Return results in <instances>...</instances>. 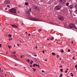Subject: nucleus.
I'll return each mask as SVG.
<instances>
[{"label":"nucleus","instance_id":"obj_1","mask_svg":"<svg viewBox=\"0 0 77 77\" xmlns=\"http://www.w3.org/2000/svg\"><path fill=\"white\" fill-rule=\"evenodd\" d=\"M69 26L70 28H73L75 29H77V27L73 23H70L69 25Z\"/></svg>","mask_w":77,"mask_h":77},{"label":"nucleus","instance_id":"obj_2","mask_svg":"<svg viewBox=\"0 0 77 77\" xmlns=\"http://www.w3.org/2000/svg\"><path fill=\"white\" fill-rule=\"evenodd\" d=\"M10 12L13 14H15L17 12V10L16 9L14 8H12L10 10Z\"/></svg>","mask_w":77,"mask_h":77},{"label":"nucleus","instance_id":"obj_3","mask_svg":"<svg viewBox=\"0 0 77 77\" xmlns=\"http://www.w3.org/2000/svg\"><path fill=\"white\" fill-rule=\"evenodd\" d=\"M58 18L60 20H65V18L63 16H58Z\"/></svg>","mask_w":77,"mask_h":77},{"label":"nucleus","instance_id":"obj_4","mask_svg":"<svg viewBox=\"0 0 77 77\" xmlns=\"http://www.w3.org/2000/svg\"><path fill=\"white\" fill-rule=\"evenodd\" d=\"M55 9L57 10H60L61 9V6L59 5H57L55 7Z\"/></svg>","mask_w":77,"mask_h":77},{"label":"nucleus","instance_id":"obj_5","mask_svg":"<svg viewBox=\"0 0 77 77\" xmlns=\"http://www.w3.org/2000/svg\"><path fill=\"white\" fill-rule=\"evenodd\" d=\"M31 20L32 21H41V20L37 18H32Z\"/></svg>","mask_w":77,"mask_h":77},{"label":"nucleus","instance_id":"obj_6","mask_svg":"<svg viewBox=\"0 0 77 77\" xmlns=\"http://www.w3.org/2000/svg\"><path fill=\"white\" fill-rule=\"evenodd\" d=\"M5 3L6 5H9L11 3V1L9 0H5Z\"/></svg>","mask_w":77,"mask_h":77},{"label":"nucleus","instance_id":"obj_7","mask_svg":"<svg viewBox=\"0 0 77 77\" xmlns=\"http://www.w3.org/2000/svg\"><path fill=\"white\" fill-rule=\"evenodd\" d=\"M66 0H59V2L61 3H63L65 2Z\"/></svg>","mask_w":77,"mask_h":77},{"label":"nucleus","instance_id":"obj_8","mask_svg":"<svg viewBox=\"0 0 77 77\" xmlns=\"http://www.w3.org/2000/svg\"><path fill=\"white\" fill-rule=\"evenodd\" d=\"M69 9H73V8H74V6L72 5H69Z\"/></svg>","mask_w":77,"mask_h":77},{"label":"nucleus","instance_id":"obj_9","mask_svg":"<svg viewBox=\"0 0 77 77\" xmlns=\"http://www.w3.org/2000/svg\"><path fill=\"white\" fill-rule=\"evenodd\" d=\"M35 66H38V68H40V66H39V65L38 64L37 65L36 64H35L33 66L35 67Z\"/></svg>","mask_w":77,"mask_h":77},{"label":"nucleus","instance_id":"obj_10","mask_svg":"<svg viewBox=\"0 0 77 77\" xmlns=\"http://www.w3.org/2000/svg\"><path fill=\"white\" fill-rule=\"evenodd\" d=\"M11 26H12L13 28H15L17 27V26H15V25H11Z\"/></svg>","mask_w":77,"mask_h":77},{"label":"nucleus","instance_id":"obj_11","mask_svg":"<svg viewBox=\"0 0 77 77\" xmlns=\"http://www.w3.org/2000/svg\"><path fill=\"white\" fill-rule=\"evenodd\" d=\"M25 5L26 6H28V5H29V3H28L27 2H26L25 3Z\"/></svg>","mask_w":77,"mask_h":77},{"label":"nucleus","instance_id":"obj_12","mask_svg":"<svg viewBox=\"0 0 77 77\" xmlns=\"http://www.w3.org/2000/svg\"><path fill=\"white\" fill-rule=\"evenodd\" d=\"M25 12L27 14H29V13L28 11H26Z\"/></svg>","mask_w":77,"mask_h":77},{"label":"nucleus","instance_id":"obj_13","mask_svg":"<svg viewBox=\"0 0 77 77\" xmlns=\"http://www.w3.org/2000/svg\"><path fill=\"white\" fill-rule=\"evenodd\" d=\"M51 40V41H53V39H54V37H52L51 38H50Z\"/></svg>","mask_w":77,"mask_h":77},{"label":"nucleus","instance_id":"obj_14","mask_svg":"<svg viewBox=\"0 0 77 77\" xmlns=\"http://www.w3.org/2000/svg\"><path fill=\"white\" fill-rule=\"evenodd\" d=\"M66 6H69V3H67L66 4Z\"/></svg>","mask_w":77,"mask_h":77},{"label":"nucleus","instance_id":"obj_15","mask_svg":"<svg viewBox=\"0 0 77 77\" xmlns=\"http://www.w3.org/2000/svg\"><path fill=\"white\" fill-rule=\"evenodd\" d=\"M31 11H32V9L31 8H30L29 9V11L31 12Z\"/></svg>","mask_w":77,"mask_h":77},{"label":"nucleus","instance_id":"obj_16","mask_svg":"<svg viewBox=\"0 0 77 77\" xmlns=\"http://www.w3.org/2000/svg\"><path fill=\"white\" fill-rule=\"evenodd\" d=\"M31 62H30V63H31V65H32V63H33V61H32V60H31Z\"/></svg>","mask_w":77,"mask_h":77},{"label":"nucleus","instance_id":"obj_17","mask_svg":"<svg viewBox=\"0 0 77 77\" xmlns=\"http://www.w3.org/2000/svg\"><path fill=\"white\" fill-rule=\"evenodd\" d=\"M14 53H13L12 52H11V53H12V54H15V53H16L15 52H14Z\"/></svg>","mask_w":77,"mask_h":77},{"label":"nucleus","instance_id":"obj_18","mask_svg":"<svg viewBox=\"0 0 77 77\" xmlns=\"http://www.w3.org/2000/svg\"><path fill=\"white\" fill-rule=\"evenodd\" d=\"M33 70L34 71H36V69H35V68H33Z\"/></svg>","mask_w":77,"mask_h":77},{"label":"nucleus","instance_id":"obj_19","mask_svg":"<svg viewBox=\"0 0 77 77\" xmlns=\"http://www.w3.org/2000/svg\"><path fill=\"white\" fill-rule=\"evenodd\" d=\"M63 70V69H60V71H61V72H63V71H62Z\"/></svg>","mask_w":77,"mask_h":77},{"label":"nucleus","instance_id":"obj_20","mask_svg":"<svg viewBox=\"0 0 77 77\" xmlns=\"http://www.w3.org/2000/svg\"><path fill=\"white\" fill-rule=\"evenodd\" d=\"M8 36H9L10 38H11L12 37V35H8Z\"/></svg>","mask_w":77,"mask_h":77},{"label":"nucleus","instance_id":"obj_21","mask_svg":"<svg viewBox=\"0 0 77 77\" xmlns=\"http://www.w3.org/2000/svg\"><path fill=\"white\" fill-rule=\"evenodd\" d=\"M52 55H55V53H52Z\"/></svg>","mask_w":77,"mask_h":77},{"label":"nucleus","instance_id":"obj_22","mask_svg":"<svg viewBox=\"0 0 77 77\" xmlns=\"http://www.w3.org/2000/svg\"><path fill=\"white\" fill-rule=\"evenodd\" d=\"M26 60L27 62H28L29 63L30 62V60Z\"/></svg>","mask_w":77,"mask_h":77},{"label":"nucleus","instance_id":"obj_23","mask_svg":"<svg viewBox=\"0 0 77 77\" xmlns=\"http://www.w3.org/2000/svg\"><path fill=\"white\" fill-rule=\"evenodd\" d=\"M64 51H63V50L62 49L61 53H63Z\"/></svg>","mask_w":77,"mask_h":77},{"label":"nucleus","instance_id":"obj_24","mask_svg":"<svg viewBox=\"0 0 77 77\" xmlns=\"http://www.w3.org/2000/svg\"><path fill=\"white\" fill-rule=\"evenodd\" d=\"M8 47L9 48V49H11V47H10V46H9V45H8Z\"/></svg>","mask_w":77,"mask_h":77},{"label":"nucleus","instance_id":"obj_25","mask_svg":"<svg viewBox=\"0 0 77 77\" xmlns=\"http://www.w3.org/2000/svg\"><path fill=\"white\" fill-rule=\"evenodd\" d=\"M65 73H67L68 72V71H67V70H66L65 72Z\"/></svg>","mask_w":77,"mask_h":77},{"label":"nucleus","instance_id":"obj_26","mask_svg":"<svg viewBox=\"0 0 77 77\" xmlns=\"http://www.w3.org/2000/svg\"><path fill=\"white\" fill-rule=\"evenodd\" d=\"M35 47L36 49L38 48V47H37V45H36V46H35Z\"/></svg>","mask_w":77,"mask_h":77},{"label":"nucleus","instance_id":"obj_27","mask_svg":"<svg viewBox=\"0 0 77 77\" xmlns=\"http://www.w3.org/2000/svg\"><path fill=\"white\" fill-rule=\"evenodd\" d=\"M42 72H43V73L45 72V71H44L43 70H42Z\"/></svg>","mask_w":77,"mask_h":77},{"label":"nucleus","instance_id":"obj_28","mask_svg":"<svg viewBox=\"0 0 77 77\" xmlns=\"http://www.w3.org/2000/svg\"><path fill=\"white\" fill-rule=\"evenodd\" d=\"M72 58H73V59H74V60H75V59L74 58V57H73Z\"/></svg>","mask_w":77,"mask_h":77},{"label":"nucleus","instance_id":"obj_29","mask_svg":"<svg viewBox=\"0 0 77 77\" xmlns=\"http://www.w3.org/2000/svg\"><path fill=\"white\" fill-rule=\"evenodd\" d=\"M75 8H76V9H77V5H76L75 6Z\"/></svg>","mask_w":77,"mask_h":77},{"label":"nucleus","instance_id":"obj_30","mask_svg":"<svg viewBox=\"0 0 77 77\" xmlns=\"http://www.w3.org/2000/svg\"><path fill=\"white\" fill-rule=\"evenodd\" d=\"M38 31L39 32H40V31H41V29H39Z\"/></svg>","mask_w":77,"mask_h":77},{"label":"nucleus","instance_id":"obj_31","mask_svg":"<svg viewBox=\"0 0 77 77\" xmlns=\"http://www.w3.org/2000/svg\"><path fill=\"white\" fill-rule=\"evenodd\" d=\"M42 52L43 53H45V51H43Z\"/></svg>","mask_w":77,"mask_h":77},{"label":"nucleus","instance_id":"obj_32","mask_svg":"<svg viewBox=\"0 0 77 77\" xmlns=\"http://www.w3.org/2000/svg\"><path fill=\"white\" fill-rule=\"evenodd\" d=\"M7 7H8V8H9L10 7V6L9 5H7Z\"/></svg>","mask_w":77,"mask_h":77},{"label":"nucleus","instance_id":"obj_33","mask_svg":"<svg viewBox=\"0 0 77 77\" xmlns=\"http://www.w3.org/2000/svg\"><path fill=\"white\" fill-rule=\"evenodd\" d=\"M0 47H2V44H0Z\"/></svg>","mask_w":77,"mask_h":77},{"label":"nucleus","instance_id":"obj_34","mask_svg":"<svg viewBox=\"0 0 77 77\" xmlns=\"http://www.w3.org/2000/svg\"><path fill=\"white\" fill-rule=\"evenodd\" d=\"M34 56L35 57H36V56H37V55L36 54Z\"/></svg>","mask_w":77,"mask_h":77},{"label":"nucleus","instance_id":"obj_35","mask_svg":"<svg viewBox=\"0 0 77 77\" xmlns=\"http://www.w3.org/2000/svg\"><path fill=\"white\" fill-rule=\"evenodd\" d=\"M75 67L76 68H77V64L76 65H75Z\"/></svg>","mask_w":77,"mask_h":77},{"label":"nucleus","instance_id":"obj_36","mask_svg":"<svg viewBox=\"0 0 77 77\" xmlns=\"http://www.w3.org/2000/svg\"><path fill=\"white\" fill-rule=\"evenodd\" d=\"M69 51H70V49H68V52H69Z\"/></svg>","mask_w":77,"mask_h":77},{"label":"nucleus","instance_id":"obj_37","mask_svg":"<svg viewBox=\"0 0 77 77\" xmlns=\"http://www.w3.org/2000/svg\"><path fill=\"white\" fill-rule=\"evenodd\" d=\"M21 58H23V56L21 55H20Z\"/></svg>","mask_w":77,"mask_h":77},{"label":"nucleus","instance_id":"obj_38","mask_svg":"<svg viewBox=\"0 0 77 77\" xmlns=\"http://www.w3.org/2000/svg\"><path fill=\"white\" fill-rule=\"evenodd\" d=\"M63 75L62 74H61V75H60V76H61V77H62V75Z\"/></svg>","mask_w":77,"mask_h":77},{"label":"nucleus","instance_id":"obj_39","mask_svg":"<svg viewBox=\"0 0 77 77\" xmlns=\"http://www.w3.org/2000/svg\"><path fill=\"white\" fill-rule=\"evenodd\" d=\"M60 67H61V68H62V65H60Z\"/></svg>","mask_w":77,"mask_h":77},{"label":"nucleus","instance_id":"obj_40","mask_svg":"<svg viewBox=\"0 0 77 77\" xmlns=\"http://www.w3.org/2000/svg\"><path fill=\"white\" fill-rule=\"evenodd\" d=\"M71 76H72V77H73V76H74V75L72 74Z\"/></svg>","mask_w":77,"mask_h":77},{"label":"nucleus","instance_id":"obj_41","mask_svg":"<svg viewBox=\"0 0 77 77\" xmlns=\"http://www.w3.org/2000/svg\"><path fill=\"white\" fill-rule=\"evenodd\" d=\"M17 45L18 47H20V45H19V44H17Z\"/></svg>","mask_w":77,"mask_h":77},{"label":"nucleus","instance_id":"obj_42","mask_svg":"<svg viewBox=\"0 0 77 77\" xmlns=\"http://www.w3.org/2000/svg\"><path fill=\"white\" fill-rule=\"evenodd\" d=\"M12 38H11L10 39H9V41H11V40H12Z\"/></svg>","mask_w":77,"mask_h":77},{"label":"nucleus","instance_id":"obj_43","mask_svg":"<svg viewBox=\"0 0 77 77\" xmlns=\"http://www.w3.org/2000/svg\"><path fill=\"white\" fill-rule=\"evenodd\" d=\"M57 57L58 58L59 57V55H57Z\"/></svg>","mask_w":77,"mask_h":77},{"label":"nucleus","instance_id":"obj_44","mask_svg":"<svg viewBox=\"0 0 77 77\" xmlns=\"http://www.w3.org/2000/svg\"><path fill=\"white\" fill-rule=\"evenodd\" d=\"M35 9H37V7H36Z\"/></svg>","mask_w":77,"mask_h":77},{"label":"nucleus","instance_id":"obj_45","mask_svg":"<svg viewBox=\"0 0 77 77\" xmlns=\"http://www.w3.org/2000/svg\"><path fill=\"white\" fill-rule=\"evenodd\" d=\"M28 11L30 14V11H29V10Z\"/></svg>","mask_w":77,"mask_h":77},{"label":"nucleus","instance_id":"obj_46","mask_svg":"<svg viewBox=\"0 0 77 77\" xmlns=\"http://www.w3.org/2000/svg\"><path fill=\"white\" fill-rule=\"evenodd\" d=\"M28 11L30 14V11H29V10Z\"/></svg>","mask_w":77,"mask_h":77},{"label":"nucleus","instance_id":"obj_47","mask_svg":"<svg viewBox=\"0 0 77 77\" xmlns=\"http://www.w3.org/2000/svg\"><path fill=\"white\" fill-rule=\"evenodd\" d=\"M28 36H30V34H28Z\"/></svg>","mask_w":77,"mask_h":77},{"label":"nucleus","instance_id":"obj_48","mask_svg":"<svg viewBox=\"0 0 77 77\" xmlns=\"http://www.w3.org/2000/svg\"><path fill=\"white\" fill-rule=\"evenodd\" d=\"M45 61H47V59L45 60Z\"/></svg>","mask_w":77,"mask_h":77},{"label":"nucleus","instance_id":"obj_49","mask_svg":"<svg viewBox=\"0 0 77 77\" xmlns=\"http://www.w3.org/2000/svg\"><path fill=\"white\" fill-rule=\"evenodd\" d=\"M30 67L32 68V65H30Z\"/></svg>","mask_w":77,"mask_h":77},{"label":"nucleus","instance_id":"obj_50","mask_svg":"<svg viewBox=\"0 0 77 77\" xmlns=\"http://www.w3.org/2000/svg\"><path fill=\"white\" fill-rule=\"evenodd\" d=\"M60 60H62V59L61 58H60Z\"/></svg>","mask_w":77,"mask_h":77},{"label":"nucleus","instance_id":"obj_51","mask_svg":"<svg viewBox=\"0 0 77 77\" xmlns=\"http://www.w3.org/2000/svg\"><path fill=\"white\" fill-rule=\"evenodd\" d=\"M50 39V38L48 39V38L47 39V40H49V39Z\"/></svg>","mask_w":77,"mask_h":77},{"label":"nucleus","instance_id":"obj_52","mask_svg":"<svg viewBox=\"0 0 77 77\" xmlns=\"http://www.w3.org/2000/svg\"><path fill=\"white\" fill-rule=\"evenodd\" d=\"M75 22H76V23H77V20L75 21Z\"/></svg>","mask_w":77,"mask_h":77},{"label":"nucleus","instance_id":"obj_53","mask_svg":"<svg viewBox=\"0 0 77 77\" xmlns=\"http://www.w3.org/2000/svg\"><path fill=\"white\" fill-rule=\"evenodd\" d=\"M5 9V10H7V9H7V8H6Z\"/></svg>","mask_w":77,"mask_h":77},{"label":"nucleus","instance_id":"obj_54","mask_svg":"<svg viewBox=\"0 0 77 77\" xmlns=\"http://www.w3.org/2000/svg\"><path fill=\"white\" fill-rule=\"evenodd\" d=\"M23 68H24V69H25V68H26V67H24Z\"/></svg>","mask_w":77,"mask_h":77},{"label":"nucleus","instance_id":"obj_55","mask_svg":"<svg viewBox=\"0 0 77 77\" xmlns=\"http://www.w3.org/2000/svg\"><path fill=\"white\" fill-rule=\"evenodd\" d=\"M22 57H24V55H22Z\"/></svg>","mask_w":77,"mask_h":77},{"label":"nucleus","instance_id":"obj_56","mask_svg":"<svg viewBox=\"0 0 77 77\" xmlns=\"http://www.w3.org/2000/svg\"><path fill=\"white\" fill-rule=\"evenodd\" d=\"M17 66V64H15V66Z\"/></svg>","mask_w":77,"mask_h":77},{"label":"nucleus","instance_id":"obj_57","mask_svg":"<svg viewBox=\"0 0 77 77\" xmlns=\"http://www.w3.org/2000/svg\"><path fill=\"white\" fill-rule=\"evenodd\" d=\"M71 74H72V73H71Z\"/></svg>","mask_w":77,"mask_h":77},{"label":"nucleus","instance_id":"obj_58","mask_svg":"<svg viewBox=\"0 0 77 77\" xmlns=\"http://www.w3.org/2000/svg\"><path fill=\"white\" fill-rule=\"evenodd\" d=\"M59 77H62V76H60H60H59Z\"/></svg>","mask_w":77,"mask_h":77},{"label":"nucleus","instance_id":"obj_59","mask_svg":"<svg viewBox=\"0 0 77 77\" xmlns=\"http://www.w3.org/2000/svg\"><path fill=\"white\" fill-rule=\"evenodd\" d=\"M71 43L72 44V43H73V42H72Z\"/></svg>","mask_w":77,"mask_h":77},{"label":"nucleus","instance_id":"obj_60","mask_svg":"<svg viewBox=\"0 0 77 77\" xmlns=\"http://www.w3.org/2000/svg\"><path fill=\"white\" fill-rule=\"evenodd\" d=\"M67 70H69V69H67Z\"/></svg>","mask_w":77,"mask_h":77},{"label":"nucleus","instance_id":"obj_61","mask_svg":"<svg viewBox=\"0 0 77 77\" xmlns=\"http://www.w3.org/2000/svg\"><path fill=\"white\" fill-rule=\"evenodd\" d=\"M14 47H15V45H14Z\"/></svg>","mask_w":77,"mask_h":77},{"label":"nucleus","instance_id":"obj_62","mask_svg":"<svg viewBox=\"0 0 77 77\" xmlns=\"http://www.w3.org/2000/svg\"><path fill=\"white\" fill-rule=\"evenodd\" d=\"M19 7H21V6H20V5H19Z\"/></svg>","mask_w":77,"mask_h":77},{"label":"nucleus","instance_id":"obj_63","mask_svg":"<svg viewBox=\"0 0 77 77\" xmlns=\"http://www.w3.org/2000/svg\"><path fill=\"white\" fill-rule=\"evenodd\" d=\"M26 33H27V32H26Z\"/></svg>","mask_w":77,"mask_h":77},{"label":"nucleus","instance_id":"obj_64","mask_svg":"<svg viewBox=\"0 0 77 77\" xmlns=\"http://www.w3.org/2000/svg\"><path fill=\"white\" fill-rule=\"evenodd\" d=\"M6 54H8V52H7Z\"/></svg>","mask_w":77,"mask_h":77}]
</instances>
